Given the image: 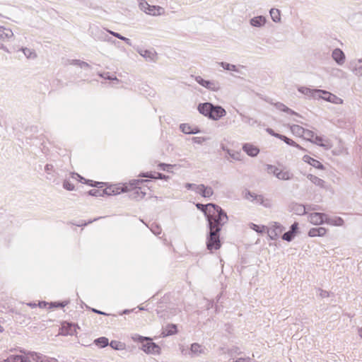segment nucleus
<instances>
[{
    "mask_svg": "<svg viewBox=\"0 0 362 362\" xmlns=\"http://www.w3.org/2000/svg\"><path fill=\"white\" fill-rule=\"evenodd\" d=\"M213 209L214 211L216 212V214H212L211 212L206 218L208 228L206 234V245L209 251L217 250L221 248L220 233L222 227L228 221L227 214L221 206L216 204Z\"/></svg>",
    "mask_w": 362,
    "mask_h": 362,
    "instance_id": "obj_1",
    "label": "nucleus"
},
{
    "mask_svg": "<svg viewBox=\"0 0 362 362\" xmlns=\"http://www.w3.org/2000/svg\"><path fill=\"white\" fill-rule=\"evenodd\" d=\"M197 110L200 114L213 120H218L226 115L223 107L208 102L199 103Z\"/></svg>",
    "mask_w": 362,
    "mask_h": 362,
    "instance_id": "obj_2",
    "label": "nucleus"
},
{
    "mask_svg": "<svg viewBox=\"0 0 362 362\" xmlns=\"http://www.w3.org/2000/svg\"><path fill=\"white\" fill-rule=\"evenodd\" d=\"M1 362H58L54 358H49L37 353H31L28 356H11Z\"/></svg>",
    "mask_w": 362,
    "mask_h": 362,
    "instance_id": "obj_3",
    "label": "nucleus"
},
{
    "mask_svg": "<svg viewBox=\"0 0 362 362\" xmlns=\"http://www.w3.org/2000/svg\"><path fill=\"white\" fill-rule=\"evenodd\" d=\"M134 341H139L142 344V349L147 354H158L160 347L152 341L149 337H142L139 334H135L132 337Z\"/></svg>",
    "mask_w": 362,
    "mask_h": 362,
    "instance_id": "obj_4",
    "label": "nucleus"
},
{
    "mask_svg": "<svg viewBox=\"0 0 362 362\" xmlns=\"http://www.w3.org/2000/svg\"><path fill=\"white\" fill-rule=\"evenodd\" d=\"M144 180H133L129 182V185L130 188L127 187L129 192V197L132 199L139 200L143 199L146 195V192L142 189L139 185L144 183Z\"/></svg>",
    "mask_w": 362,
    "mask_h": 362,
    "instance_id": "obj_5",
    "label": "nucleus"
},
{
    "mask_svg": "<svg viewBox=\"0 0 362 362\" xmlns=\"http://www.w3.org/2000/svg\"><path fill=\"white\" fill-rule=\"evenodd\" d=\"M90 35L92 36L95 40L113 42L112 37L107 34V30L101 29L97 25H93L89 28Z\"/></svg>",
    "mask_w": 362,
    "mask_h": 362,
    "instance_id": "obj_6",
    "label": "nucleus"
},
{
    "mask_svg": "<svg viewBox=\"0 0 362 362\" xmlns=\"http://www.w3.org/2000/svg\"><path fill=\"white\" fill-rule=\"evenodd\" d=\"M194 80L197 82L200 86L207 88L209 90L217 92L221 89V84L218 81L216 80H205L202 78L200 76H197L194 77Z\"/></svg>",
    "mask_w": 362,
    "mask_h": 362,
    "instance_id": "obj_7",
    "label": "nucleus"
},
{
    "mask_svg": "<svg viewBox=\"0 0 362 362\" xmlns=\"http://www.w3.org/2000/svg\"><path fill=\"white\" fill-rule=\"evenodd\" d=\"M139 8L146 13L152 16H159L164 12L163 8L158 6H151L145 1L139 3Z\"/></svg>",
    "mask_w": 362,
    "mask_h": 362,
    "instance_id": "obj_8",
    "label": "nucleus"
},
{
    "mask_svg": "<svg viewBox=\"0 0 362 362\" xmlns=\"http://www.w3.org/2000/svg\"><path fill=\"white\" fill-rule=\"evenodd\" d=\"M318 98H322L325 101L334 103V104H342L343 100L337 95L331 93L325 90H320Z\"/></svg>",
    "mask_w": 362,
    "mask_h": 362,
    "instance_id": "obj_9",
    "label": "nucleus"
},
{
    "mask_svg": "<svg viewBox=\"0 0 362 362\" xmlns=\"http://www.w3.org/2000/svg\"><path fill=\"white\" fill-rule=\"evenodd\" d=\"M137 52L148 62H155L157 60V53L153 49H145L139 48L137 49Z\"/></svg>",
    "mask_w": 362,
    "mask_h": 362,
    "instance_id": "obj_10",
    "label": "nucleus"
},
{
    "mask_svg": "<svg viewBox=\"0 0 362 362\" xmlns=\"http://www.w3.org/2000/svg\"><path fill=\"white\" fill-rule=\"evenodd\" d=\"M284 227L277 222H274L268 230V235L272 240H276L280 233L284 230Z\"/></svg>",
    "mask_w": 362,
    "mask_h": 362,
    "instance_id": "obj_11",
    "label": "nucleus"
},
{
    "mask_svg": "<svg viewBox=\"0 0 362 362\" xmlns=\"http://www.w3.org/2000/svg\"><path fill=\"white\" fill-rule=\"evenodd\" d=\"M127 191V185L123 187H118L117 185H111L105 189H103L104 196L117 195L121 192H125Z\"/></svg>",
    "mask_w": 362,
    "mask_h": 362,
    "instance_id": "obj_12",
    "label": "nucleus"
},
{
    "mask_svg": "<svg viewBox=\"0 0 362 362\" xmlns=\"http://www.w3.org/2000/svg\"><path fill=\"white\" fill-rule=\"evenodd\" d=\"M196 193L204 198H209L214 194V190L211 187L200 184L197 185Z\"/></svg>",
    "mask_w": 362,
    "mask_h": 362,
    "instance_id": "obj_13",
    "label": "nucleus"
},
{
    "mask_svg": "<svg viewBox=\"0 0 362 362\" xmlns=\"http://www.w3.org/2000/svg\"><path fill=\"white\" fill-rule=\"evenodd\" d=\"M326 214L323 213L315 212L309 216V221L314 225H320L325 223Z\"/></svg>",
    "mask_w": 362,
    "mask_h": 362,
    "instance_id": "obj_14",
    "label": "nucleus"
},
{
    "mask_svg": "<svg viewBox=\"0 0 362 362\" xmlns=\"http://www.w3.org/2000/svg\"><path fill=\"white\" fill-rule=\"evenodd\" d=\"M71 177H72V178H78V180L81 182H84V183L88 184L90 186L95 187L98 188H102L105 185V182H95V181H93L90 180H86L84 177H83L82 176H81L80 175H78L76 173H73Z\"/></svg>",
    "mask_w": 362,
    "mask_h": 362,
    "instance_id": "obj_15",
    "label": "nucleus"
},
{
    "mask_svg": "<svg viewBox=\"0 0 362 362\" xmlns=\"http://www.w3.org/2000/svg\"><path fill=\"white\" fill-rule=\"evenodd\" d=\"M242 148L244 152L251 157H255L259 153V148L250 143L244 144Z\"/></svg>",
    "mask_w": 362,
    "mask_h": 362,
    "instance_id": "obj_16",
    "label": "nucleus"
},
{
    "mask_svg": "<svg viewBox=\"0 0 362 362\" xmlns=\"http://www.w3.org/2000/svg\"><path fill=\"white\" fill-rule=\"evenodd\" d=\"M320 89H311L307 87H299L298 90L302 94L313 98H318Z\"/></svg>",
    "mask_w": 362,
    "mask_h": 362,
    "instance_id": "obj_17",
    "label": "nucleus"
},
{
    "mask_svg": "<svg viewBox=\"0 0 362 362\" xmlns=\"http://www.w3.org/2000/svg\"><path fill=\"white\" fill-rule=\"evenodd\" d=\"M332 57L333 59L339 64L341 65L345 62V54L341 49L336 48L332 51Z\"/></svg>",
    "mask_w": 362,
    "mask_h": 362,
    "instance_id": "obj_18",
    "label": "nucleus"
},
{
    "mask_svg": "<svg viewBox=\"0 0 362 362\" xmlns=\"http://www.w3.org/2000/svg\"><path fill=\"white\" fill-rule=\"evenodd\" d=\"M266 18L263 16H258L250 20V23L253 27L261 28L265 25Z\"/></svg>",
    "mask_w": 362,
    "mask_h": 362,
    "instance_id": "obj_19",
    "label": "nucleus"
},
{
    "mask_svg": "<svg viewBox=\"0 0 362 362\" xmlns=\"http://www.w3.org/2000/svg\"><path fill=\"white\" fill-rule=\"evenodd\" d=\"M216 205V204H214V203H209L207 204L197 203V204H196V207L204 214V216L206 218L207 216H209V214L211 212L210 210V208L214 209Z\"/></svg>",
    "mask_w": 362,
    "mask_h": 362,
    "instance_id": "obj_20",
    "label": "nucleus"
},
{
    "mask_svg": "<svg viewBox=\"0 0 362 362\" xmlns=\"http://www.w3.org/2000/svg\"><path fill=\"white\" fill-rule=\"evenodd\" d=\"M327 230L324 227L313 228L308 231L310 237H322L325 235Z\"/></svg>",
    "mask_w": 362,
    "mask_h": 362,
    "instance_id": "obj_21",
    "label": "nucleus"
},
{
    "mask_svg": "<svg viewBox=\"0 0 362 362\" xmlns=\"http://www.w3.org/2000/svg\"><path fill=\"white\" fill-rule=\"evenodd\" d=\"M303 159L305 162L309 163L310 165H312L313 167H314L315 168L320 169V170L324 168L323 165L319 160H317L313 158H311L309 156H307V155L304 156Z\"/></svg>",
    "mask_w": 362,
    "mask_h": 362,
    "instance_id": "obj_22",
    "label": "nucleus"
},
{
    "mask_svg": "<svg viewBox=\"0 0 362 362\" xmlns=\"http://www.w3.org/2000/svg\"><path fill=\"white\" fill-rule=\"evenodd\" d=\"M62 332L64 335H73L76 332V325L70 323L63 324Z\"/></svg>",
    "mask_w": 362,
    "mask_h": 362,
    "instance_id": "obj_23",
    "label": "nucleus"
},
{
    "mask_svg": "<svg viewBox=\"0 0 362 362\" xmlns=\"http://www.w3.org/2000/svg\"><path fill=\"white\" fill-rule=\"evenodd\" d=\"M325 223L332 226H341L344 221L341 217H335L334 218H331L326 214Z\"/></svg>",
    "mask_w": 362,
    "mask_h": 362,
    "instance_id": "obj_24",
    "label": "nucleus"
},
{
    "mask_svg": "<svg viewBox=\"0 0 362 362\" xmlns=\"http://www.w3.org/2000/svg\"><path fill=\"white\" fill-rule=\"evenodd\" d=\"M177 332V326L173 324L168 325L163 330L161 334L163 337L173 335Z\"/></svg>",
    "mask_w": 362,
    "mask_h": 362,
    "instance_id": "obj_25",
    "label": "nucleus"
},
{
    "mask_svg": "<svg viewBox=\"0 0 362 362\" xmlns=\"http://www.w3.org/2000/svg\"><path fill=\"white\" fill-rule=\"evenodd\" d=\"M13 33L12 30L9 28H6L4 26L0 27V39L2 40H5L6 39H9L13 37Z\"/></svg>",
    "mask_w": 362,
    "mask_h": 362,
    "instance_id": "obj_26",
    "label": "nucleus"
},
{
    "mask_svg": "<svg viewBox=\"0 0 362 362\" xmlns=\"http://www.w3.org/2000/svg\"><path fill=\"white\" fill-rule=\"evenodd\" d=\"M307 177L310 180L311 182H313L316 186H318L321 188L325 187V182L323 180H322L321 178H320L315 175H313L312 174L308 175Z\"/></svg>",
    "mask_w": 362,
    "mask_h": 362,
    "instance_id": "obj_27",
    "label": "nucleus"
},
{
    "mask_svg": "<svg viewBox=\"0 0 362 362\" xmlns=\"http://www.w3.org/2000/svg\"><path fill=\"white\" fill-rule=\"evenodd\" d=\"M190 351L193 356H197L204 352V349L200 344L194 343L191 345Z\"/></svg>",
    "mask_w": 362,
    "mask_h": 362,
    "instance_id": "obj_28",
    "label": "nucleus"
},
{
    "mask_svg": "<svg viewBox=\"0 0 362 362\" xmlns=\"http://www.w3.org/2000/svg\"><path fill=\"white\" fill-rule=\"evenodd\" d=\"M274 106L276 107V109H278L280 111L285 112H286L288 114H291V115H298V113H296L291 109L288 108V107H286L284 104H283L281 103H274Z\"/></svg>",
    "mask_w": 362,
    "mask_h": 362,
    "instance_id": "obj_29",
    "label": "nucleus"
},
{
    "mask_svg": "<svg viewBox=\"0 0 362 362\" xmlns=\"http://www.w3.org/2000/svg\"><path fill=\"white\" fill-rule=\"evenodd\" d=\"M107 32L109 33L110 35H113L114 37H117V38L124 41L128 45H129V46L132 45V41H131L130 39H129V38H127L126 37L122 36L119 33L114 32V31H112V30H107Z\"/></svg>",
    "mask_w": 362,
    "mask_h": 362,
    "instance_id": "obj_30",
    "label": "nucleus"
},
{
    "mask_svg": "<svg viewBox=\"0 0 362 362\" xmlns=\"http://www.w3.org/2000/svg\"><path fill=\"white\" fill-rule=\"evenodd\" d=\"M270 16L272 21L275 23L280 22L281 21V15L280 11L277 8H272L269 11Z\"/></svg>",
    "mask_w": 362,
    "mask_h": 362,
    "instance_id": "obj_31",
    "label": "nucleus"
},
{
    "mask_svg": "<svg viewBox=\"0 0 362 362\" xmlns=\"http://www.w3.org/2000/svg\"><path fill=\"white\" fill-rule=\"evenodd\" d=\"M276 177L282 180H288L293 177V174L289 171H283L280 170Z\"/></svg>",
    "mask_w": 362,
    "mask_h": 362,
    "instance_id": "obj_32",
    "label": "nucleus"
},
{
    "mask_svg": "<svg viewBox=\"0 0 362 362\" xmlns=\"http://www.w3.org/2000/svg\"><path fill=\"white\" fill-rule=\"evenodd\" d=\"M94 343L99 347L104 348L108 345L109 341L107 338L101 337L95 339Z\"/></svg>",
    "mask_w": 362,
    "mask_h": 362,
    "instance_id": "obj_33",
    "label": "nucleus"
},
{
    "mask_svg": "<svg viewBox=\"0 0 362 362\" xmlns=\"http://www.w3.org/2000/svg\"><path fill=\"white\" fill-rule=\"evenodd\" d=\"M21 50H22L25 56L28 59H35L37 57L35 52L33 49L22 47Z\"/></svg>",
    "mask_w": 362,
    "mask_h": 362,
    "instance_id": "obj_34",
    "label": "nucleus"
},
{
    "mask_svg": "<svg viewBox=\"0 0 362 362\" xmlns=\"http://www.w3.org/2000/svg\"><path fill=\"white\" fill-rule=\"evenodd\" d=\"M218 64L225 70L238 71L236 68V66L234 64H230L229 63L224 62H219Z\"/></svg>",
    "mask_w": 362,
    "mask_h": 362,
    "instance_id": "obj_35",
    "label": "nucleus"
},
{
    "mask_svg": "<svg viewBox=\"0 0 362 362\" xmlns=\"http://www.w3.org/2000/svg\"><path fill=\"white\" fill-rule=\"evenodd\" d=\"M296 235V234L295 233L289 230L288 231L284 233L281 238L284 240L291 242L294 239Z\"/></svg>",
    "mask_w": 362,
    "mask_h": 362,
    "instance_id": "obj_36",
    "label": "nucleus"
},
{
    "mask_svg": "<svg viewBox=\"0 0 362 362\" xmlns=\"http://www.w3.org/2000/svg\"><path fill=\"white\" fill-rule=\"evenodd\" d=\"M291 132L297 135H303L305 129L298 124H293L291 127Z\"/></svg>",
    "mask_w": 362,
    "mask_h": 362,
    "instance_id": "obj_37",
    "label": "nucleus"
},
{
    "mask_svg": "<svg viewBox=\"0 0 362 362\" xmlns=\"http://www.w3.org/2000/svg\"><path fill=\"white\" fill-rule=\"evenodd\" d=\"M192 127L189 124L182 123L180 125V129L182 132L186 134H191Z\"/></svg>",
    "mask_w": 362,
    "mask_h": 362,
    "instance_id": "obj_38",
    "label": "nucleus"
},
{
    "mask_svg": "<svg viewBox=\"0 0 362 362\" xmlns=\"http://www.w3.org/2000/svg\"><path fill=\"white\" fill-rule=\"evenodd\" d=\"M88 195L93 196V197H103L104 196V192L103 189H93L88 191Z\"/></svg>",
    "mask_w": 362,
    "mask_h": 362,
    "instance_id": "obj_39",
    "label": "nucleus"
},
{
    "mask_svg": "<svg viewBox=\"0 0 362 362\" xmlns=\"http://www.w3.org/2000/svg\"><path fill=\"white\" fill-rule=\"evenodd\" d=\"M279 169L272 165H267V171L269 174H273L275 177L278 176V173L279 172Z\"/></svg>",
    "mask_w": 362,
    "mask_h": 362,
    "instance_id": "obj_40",
    "label": "nucleus"
},
{
    "mask_svg": "<svg viewBox=\"0 0 362 362\" xmlns=\"http://www.w3.org/2000/svg\"><path fill=\"white\" fill-rule=\"evenodd\" d=\"M240 116L242 117V121L249 125L253 126L257 123V121L252 117L243 115L242 114H240Z\"/></svg>",
    "mask_w": 362,
    "mask_h": 362,
    "instance_id": "obj_41",
    "label": "nucleus"
},
{
    "mask_svg": "<svg viewBox=\"0 0 362 362\" xmlns=\"http://www.w3.org/2000/svg\"><path fill=\"white\" fill-rule=\"evenodd\" d=\"M303 136L307 140H308L310 141H312L313 138H314V136H315V133L313 131L310 130V129H305V130L303 132Z\"/></svg>",
    "mask_w": 362,
    "mask_h": 362,
    "instance_id": "obj_42",
    "label": "nucleus"
},
{
    "mask_svg": "<svg viewBox=\"0 0 362 362\" xmlns=\"http://www.w3.org/2000/svg\"><path fill=\"white\" fill-rule=\"evenodd\" d=\"M354 72L356 75L362 76V59H358V64L354 70Z\"/></svg>",
    "mask_w": 362,
    "mask_h": 362,
    "instance_id": "obj_43",
    "label": "nucleus"
},
{
    "mask_svg": "<svg viewBox=\"0 0 362 362\" xmlns=\"http://www.w3.org/2000/svg\"><path fill=\"white\" fill-rule=\"evenodd\" d=\"M68 301L53 302L49 303V308H64L68 304Z\"/></svg>",
    "mask_w": 362,
    "mask_h": 362,
    "instance_id": "obj_44",
    "label": "nucleus"
},
{
    "mask_svg": "<svg viewBox=\"0 0 362 362\" xmlns=\"http://www.w3.org/2000/svg\"><path fill=\"white\" fill-rule=\"evenodd\" d=\"M322 140L323 139L321 136L315 135V136L311 142L313 144H315L320 146H325V145L322 143Z\"/></svg>",
    "mask_w": 362,
    "mask_h": 362,
    "instance_id": "obj_45",
    "label": "nucleus"
},
{
    "mask_svg": "<svg viewBox=\"0 0 362 362\" xmlns=\"http://www.w3.org/2000/svg\"><path fill=\"white\" fill-rule=\"evenodd\" d=\"M63 187L69 191H72L74 189V184L71 183L68 180H64L63 182Z\"/></svg>",
    "mask_w": 362,
    "mask_h": 362,
    "instance_id": "obj_46",
    "label": "nucleus"
},
{
    "mask_svg": "<svg viewBox=\"0 0 362 362\" xmlns=\"http://www.w3.org/2000/svg\"><path fill=\"white\" fill-rule=\"evenodd\" d=\"M259 194H256L250 191H247L245 192V198L247 199H250L251 201H255V197H258Z\"/></svg>",
    "mask_w": 362,
    "mask_h": 362,
    "instance_id": "obj_47",
    "label": "nucleus"
},
{
    "mask_svg": "<svg viewBox=\"0 0 362 362\" xmlns=\"http://www.w3.org/2000/svg\"><path fill=\"white\" fill-rule=\"evenodd\" d=\"M259 194H256L250 191H247L245 192V198L247 199H250L251 201H255V197H258Z\"/></svg>",
    "mask_w": 362,
    "mask_h": 362,
    "instance_id": "obj_48",
    "label": "nucleus"
},
{
    "mask_svg": "<svg viewBox=\"0 0 362 362\" xmlns=\"http://www.w3.org/2000/svg\"><path fill=\"white\" fill-rule=\"evenodd\" d=\"M150 229L156 235H160L161 233V228L158 225L152 224Z\"/></svg>",
    "mask_w": 362,
    "mask_h": 362,
    "instance_id": "obj_49",
    "label": "nucleus"
},
{
    "mask_svg": "<svg viewBox=\"0 0 362 362\" xmlns=\"http://www.w3.org/2000/svg\"><path fill=\"white\" fill-rule=\"evenodd\" d=\"M99 76L107 80H117L115 76H111L109 72H105L103 74H99Z\"/></svg>",
    "mask_w": 362,
    "mask_h": 362,
    "instance_id": "obj_50",
    "label": "nucleus"
},
{
    "mask_svg": "<svg viewBox=\"0 0 362 362\" xmlns=\"http://www.w3.org/2000/svg\"><path fill=\"white\" fill-rule=\"evenodd\" d=\"M286 144L289 145V146H292L296 147V148H298L299 149L304 150L303 147H301L299 144H298L296 142H295L291 139L288 138V139H286Z\"/></svg>",
    "mask_w": 362,
    "mask_h": 362,
    "instance_id": "obj_51",
    "label": "nucleus"
},
{
    "mask_svg": "<svg viewBox=\"0 0 362 362\" xmlns=\"http://www.w3.org/2000/svg\"><path fill=\"white\" fill-rule=\"evenodd\" d=\"M110 346L115 349V350H119L121 349V347L122 346V344L119 342V341H112L110 344Z\"/></svg>",
    "mask_w": 362,
    "mask_h": 362,
    "instance_id": "obj_52",
    "label": "nucleus"
},
{
    "mask_svg": "<svg viewBox=\"0 0 362 362\" xmlns=\"http://www.w3.org/2000/svg\"><path fill=\"white\" fill-rule=\"evenodd\" d=\"M102 218L103 217L95 218L93 220L88 221V222H85L83 221H81V222H79L78 223H76L75 225H76L77 226H87L88 224L91 223L93 221H97V220H98L100 218Z\"/></svg>",
    "mask_w": 362,
    "mask_h": 362,
    "instance_id": "obj_53",
    "label": "nucleus"
},
{
    "mask_svg": "<svg viewBox=\"0 0 362 362\" xmlns=\"http://www.w3.org/2000/svg\"><path fill=\"white\" fill-rule=\"evenodd\" d=\"M261 205L266 208H272V201L269 199L264 198L262 202H261Z\"/></svg>",
    "mask_w": 362,
    "mask_h": 362,
    "instance_id": "obj_54",
    "label": "nucleus"
},
{
    "mask_svg": "<svg viewBox=\"0 0 362 362\" xmlns=\"http://www.w3.org/2000/svg\"><path fill=\"white\" fill-rule=\"evenodd\" d=\"M171 165L170 164H165L163 163H160L158 164V168L164 171H169V169L171 168Z\"/></svg>",
    "mask_w": 362,
    "mask_h": 362,
    "instance_id": "obj_55",
    "label": "nucleus"
},
{
    "mask_svg": "<svg viewBox=\"0 0 362 362\" xmlns=\"http://www.w3.org/2000/svg\"><path fill=\"white\" fill-rule=\"evenodd\" d=\"M206 140V138L205 137H199V136H197V137H193L192 138V141L196 143V144H201L202 143H203L204 141H205Z\"/></svg>",
    "mask_w": 362,
    "mask_h": 362,
    "instance_id": "obj_56",
    "label": "nucleus"
},
{
    "mask_svg": "<svg viewBox=\"0 0 362 362\" xmlns=\"http://www.w3.org/2000/svg\"><path fill=\"white\" fill-rule=\"evenodd\" d=\"M156 174V179H160V180H168L169 178V176L165 175L160 173H155Z\"/></svg>",
    "mask_w": 362,
    "mask_h": 362,
    "instance_id": "obj_57",
    "label": "nucleus"
},
{
    "mask_svg": "<svg viewBox=\"0 0 362 362\" xmlns=\"http://www.w3.org/2000/svg\"><path fill=\"white\" fill-rule=\"evenodd\" d=\"M290 230L293 231L296 234L298 233V223L297 222H294L290 227Z\"/></svg>",
    "mask_w": 362,
    "mask_h": 362,
    "instance_id": "obj_58",
    "label": "nucleus"
},
{
    "mask_svg": "<svg viewBox=\"0 0 362 362\" xmlns=\"http://www.w3.org/2000/svg\"><path fill=\"white\" fill-rule=\"evenodd\" d=\"M197 185H198L192 184V183H186L185 184V187L187 189H192V190H193V191H194L196 192V189H197Z\"/></svg>",
    "mask_w": 362,
    "mask_h": 362,
    "instance_id": "obj_59",
    "label": "nucleus"
},
{
    "mask_svg": "<svg viewBox=\"0 0 362 362\" xmlns=\"http://www.w3.org/2000/svg\"><path fill=\"white\" fill-rule=\"evenodd\" d=\"M81 61L79 59H68V64L80 66Z\"/></svg>",
    "mask_w": 362,
    "mask_h": 362,
    "instance_id": "obj_60",
    "label": "nucleus"
},
{
    "mask_svg": "<svg viewBox=\"0 0 362 362\" xmlns=\"http://www.w3.org/2000/svg\"><path fill=\"white\" fill-rule=\"evenodd\" d=\"M139 176L156 179V174H153L152 173H141Z\"/></svg>",
    "mask_w": 362,
    "mask_h": 362,
    "instance_id": "obj_61",
    "label": "nucleus"
},
{
    "mask_svg": "<svg viewBox=\"0 0 362 362\" xmlns=\"http://www.w3.org/2000/svg\"><path fill=\"white\" fill-rule=\"evenodd\" d=\"M318 291H319V295L320 296L321 298H327L329 296V293L326 291L319 288Z\"/></svg>",
    "mask_w": 362,
    "mask_h": 362,
    "instance_id": "obj_62",
    "label": "nucleus"
},
{
    "mask_svg": "<svg viewBox=\"0 0 362 362\" xmlns=\"http://www.w3.org/2000/svg\"><path fill=\"white\" fill-rule=\"evenodd\" d=\"M54 168V166L52 165V164H47L45 166V172H47V173L49 175V171H52Z\"/></svg>",
    "mask_w": 362,
    "mask_h": 362,
    "instance_id": "obj_63",
    "label": "nucleus"
},
{
    "mask_svg": "<svg viewBox=\"0 0 362 362\" xmlns=\"http://www.w3.org/2000/svg\"><path fill=\"white\" fill-rule=\"evenodd\" d=\"M266 131H267V132L268 134H269L270 135H272V136H274V137H276V136H279V134H278V133H276V132H275L272 129H271V128H267V129H266Z\"/></svg>",
    "mask_w": 362,
    "mask_h": 362,
    "instance_id": "obj_64",
    "label": "nucleus"
}]
</instances>
